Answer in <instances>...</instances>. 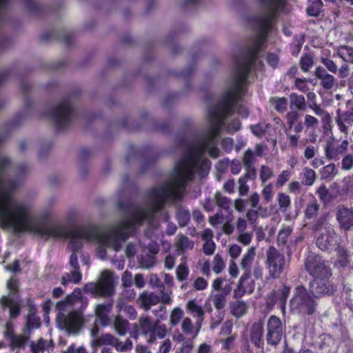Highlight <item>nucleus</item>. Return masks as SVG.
Here are the masks:
<instances>
[{
	"label": "nucleus",
	"instance_id": "obj_1",
	"mask_svg": "<svg viewBox=\"0 0 353 353\" xmlns=\"http://www.w3.org/2000/svg\"><path fill=\"white\" fill-rule=\"evenodd\" d=\"M261 5V13L250 19V26L256 31L247 48L240 56L234 57V70L227 90L215 105L208 110L207 130L198 134L192 141H182L179 146L184 150L183 157L176 163L170 179L185 192V184L196 173L205 176L210 161L205 157L206 150L212 158H217L220 150L217 147L218 137L225 119L234 108L243 117L248 116V110L238 102L244 94V87L251 67L257 61V54L265 47L266 37L272 28L280 12H285V0H256Z\"/></svg>",
	"mask_w": 353,
	"mask_h": 353
},
{
	"label": "nucleus",
	"instance_id": "obj_2",
	"mask_svg": "<svg viewBox=\"0 0 353 353\" xmlns=\"http://www.w3.org/2000/svg\"><path fill=\"white\" fill-rule=\"evenodd\" d=\"M87 299L76 289L67 297L57 303V321L62 329L72 334H77L82 327L83 319L81 310L86 307Z\"/></svg>",
	"mask_w": 353,
	"mask_h": 353
},
{
	"label": "nucleus",
	"instance_id": "obj_3",
	"mask_svg": "<svg viewBox=\"0 0 353 353\" xmlns=\"http://www.w3.org/2000/svg\"><path fill=\"white\" fill-rule=\"evenodd\" d=\"M313 230L316 232V243L319 249L323 251L336 249L339 245V237L332 225L320 218L313 225Z\"/></svg>",
	"mask_w": 353,
	"mask_h": 353
},
{
	"label": "nucleus",
	"instance_id": "obj_4",
	"mask_svg": "<svg viewBox=\"0 0 353 353\" xmlns=\"http://www.w3.org/2000/svg\"><path fill=\"white\" fill-rule=\"evenodd\" d=\"M317 303L315 298L310 295L306 288L302 285L297 286L290 299V310L301 315L313 314L316 310Z\"/></svg>",
	"mask_w": 353,
	"mask_h": 353
},
{
	"label": "nucleus",
	"instance_id": "obj_5",
	"mask_svg": "<svg viewBox=\"0 0 353 353\" xmlns=\"http://www.w3.org/2000/svg\"><path fill=\"white\" fill-rule=\"evenodd\" d=\"M265 265L270 277L278 279L288 266V261L283 254L274 246H270L266 251Z\"/></svg>",
	"mask_w": 353,
	"mask_h": 353
},
{
	"label": "nucleus",
	"instance_id": "obj_6",
	"mask_svg": "<svg viewBox=\"0 0 353 353\" xmlns=\"http://www.w3.org/2000/svg\"><path fill=\"white\" fill-rule=\"evenodd\" d=\"M305 270L314 279L330 278L332 275L328 263L321 256L309 252L305 259Z\"/></svg>",
	"mask_w": 353,
	"mask_h": 353
},
{
	"label": "nucleus",
	"instance_id": "obj_7",
	"mask_svg": "<svg viewBox=\"0 0 353 353\" xmlns=\"http://www.w3.org/2000/svg\"><path fill=\"white\" fill-rule=\"evenodd\" d=\"M50 117L59 129H63L70 123L74 110L68 99H63L50 111Z\"/></svg>",
	"mask_w": 353,
	"mask_h": 353
},
{
	"label": "nucleus",
	"instance_id": "obj_8",
	"mask_svg": "<svg viewBox=\"0 0 353 353\" xmlns=\"http://www.w3.org/2000/svg\"><path fill=\"white\" fill-rule=\"evenodd\" d=\"M84 290L94 296H110L114 292L111 273L108 271L102 272V279L99 282L90 283L85 285Z\"/></svg>",
	"mask_w": 353,
	"mask_h": 353
},
{
	"label": "nucleus",
	"instance_id": "obj_9",
	"mask_svg": "<svg viewBox=\"0 0 353 353\" xmlns=\"http://www.w3.org/2000/svg\"><path fill=\"white\" fill-rule=\"evenodd\" d=\"M285 323L275 316L271 315L266 324V341L268 345L276 346L285 334Z\"/></svg>",
	"mask_w": 353,
	"mask_h": 353
},
{
	"label": "nucleus",
	"instance_id": "obj_10",
	"mask_svg": "<svg viewBox=\"0 0 353 353\" xmlns=\"http://www.w3.org/2000/svg\"><path fill=\"white\" fill-rule=\"evenodd\" d=\"M255 255L256 248L251 247L248 249L247 252L243 256L240 266L241 269L244 270V273L239 280L238 288L234 292L235 297H241L245 292L244 283L250 277L251 268L255 259Z\"/></svg>",
	"mask_w": 353,
	"mask_h": 353
},
{
	"label": "nucleus",
	"instance_id": "obj_11",
	"mask_svg": "<svg viewBox=\"0 0 353 353\" xmlns=\"http://www.w3.org/2000/svg\"><path fill=\"white\" fill-rule=\"evenodd\" d=\"M7 288L9 290V293L7 296H3L0 299V303L3 307H8L10 308V318L14 319L17 317L21 312L19 303L14 299V295L18 291V282L17 279H10L7 283Z\"/></svg>",
	"mask_w": 353,
	"mask_h": 353
},
{
	"label": "nucleus",
	"instance_id": "obj_12",
	"mask_svg": "<svg viewBox=\"0 0 353 353\" xmlns=\"http://www.w3.org/2000/svg\"><path fill=\"white\" fill-rule=\"evenodd\" d=\"M330 278L314 279L310 283V291L311 294L318 299L323 296H330L335 290L334 287L329 281Z\"/></svg>",
	"mask_w": 353,
	"mask_h": 353
},
{
	"label": "nucleus",
	"instance_id": "obj_13",
	"mask_svg": "<svg viewBox=\"0 0 353 353\" xmlns=\"http://www.w3.org/2000/svg\"><path fill=\"white\" fill-rule=\"evenodd\" d=\"M340 228L345 231L353 229V208L339 206L336 213Z\"/></svg>",
	"mask_w": 353,
	"mask_h": 353
},
{
	"label": "nucleus",
	"instance_id": "obj_14",
	"mask_svg": "<svg viewBox=\"0 0 353 353\" xmlns=\"http://www.w3.org/2000/svg\"><path fill=\"white\" fill-rule=\"evenodd\" d=\"M347 147L348 141L347 140L343 141L341 143L334 141H329L325 148V156L330 160H338L341 155L347 150Z\"/></svg>",
	"mask_w": 353,
	"mask_h": 353
},
{
	"label": "nucleus",
	"instance_id": "obj_15",
	"mask_svg": "<svg viewBox=\"0 0 353 353\" xmlns=\"http://www.w3.org/2000/svg\"><path fill=\"white\" fill-rule=\"evenodd\" d=\"M251 342L259 348L263 347V324L261 320L254 322L249 330Z\"/></svg>",
	"mask_w": 353,
	"mask_h": 353
},
{
	"label": "nucleus",
	"instance_id": "obj_16",
	"mask_svg": "<svg viewBox=\"0 0 353 353\" xmlns=\"http://www.w3.org/2000/svg\"><path fill=\"white\" fill-rule=\"evenodd\" d=\"M160 302V296L154 292L143 291L137 299V303L145 311Z\"/></svg>",
	"mask_w": 353,
	"mask_h": 353
},
{
	"label": "nucleus",
	"instance_id": "obj_17",
	"mask_svg": "<svg viewBox=\"0 0 353 353\" xmlns=\"http://www.w3.org/2000/svg\"><path fill=\"white\" fill-rule=\"evenodd\" d=\"M112 306L113 303L112 300L96 305L95 314L103 326L108 325L109 323V314L112 309Z\"/></svg>",
	"mask_w": 353,
	"mask_h": 353
},
{
	"label": "nucleus",
	"instance_id": "obj_18",
	"mask_svg": "<svg viewBox=\"0 0 353 353\" xmlns=\"http://www.w3.org/2000/svg\"><path fill=\"white\" fill-rule=\"evenodd\" d=\"M301 115L297 110H290L286 115V124L288 128L285 130H292L294 132H301L303 130V125L299 121Z\"/></svg>",
	"mask_w": 353,
	"mask_h": 353
},
{
	"label": "nucleus",
	"instance_id": "obj_19",
	"mask_svg": "<svg viewBox=\"0 0 353 353\" xmlns=\"http://www.w3.org/2000/svg\"><path fill=\"white\" fill-rule=\"evenodd\" d=\"M186 310L194 318L196 319V321L199 323V325H200V324L203 325L205 311L203 307L199 305L195 299L188 301L186 304Z\"/></svg>",
	"mask_w": 353,
	"mask_h": 353
},
{
	"label": "nucleus",
	"instance_id": "obj_20",
	"mask_svg": "<svg viewBox=\"0 0 353 353\" xmlns=\"http://www.w3.org/2000/svg\"><path fill=\"white\" fill-rule=\"evenodd\" d=\"M336 123L341 132L347 135L349 128L353 124V117L347 112H337Z\"/></svg>",
	"mask_w": 353,
	"mask_h": 353
},
{
	"label": "nucleus",
	"instance_id": "obj_21",
	"mask_svg": "<svg viewBox=\"0 0 353 353\" xmlns=\"http://www.w3.org/2000/svg\"><path fill=\"white\" fill-rule=\"evenodd\" d=\"M315 76L321 81V85L326 90H330L334 87L335 78L327 72L325 69L318 66L314 72Z\"/></svg>",
	"mask_w": 353,
	"mask_h": 353
},
{
	"label": "nucleus",
	"instance_id": "obj_22",
	"mask_svg": "<svg viewBox=\"0 0 353 353\" xmlns=\"http://www.w3.org/2000/svg\"><path fill=\"white\" fill-rule=\"evenodd\" d=\"M202 325L201 324L199 325V323L196 321L194 324L190 318L185 317L181 322V330L185 334L192 336L194 338L199 333Z\"/></svg>",
	"mask_w": 353,
	"mask_h": 353
},
{
	"label": "nucleus",
	"instance_id": "obj_23",
	"mask_svg": "<svg viewBox=\"0 0 353 353\" xmlns=\"http://www.w3.org/2000/svg\"><path fill=\"white\" fill-rule=\"evenodd\" d=\"M255 157L254 152L250 149L247 150L244 152L243 163L248 175H255L256 174L254 168Z\"/></svg>",
	"mask_w": 353,
	"mask_h": 353
},
{
	"label": "nucleus",
	"instance_id": "obj_24",
	"mask_svg": "<svg viewBox=\"0 0 353 353\" xmlns=\"http://www.w3.org/2000/svg\"><path fill=\"white\" fill-rule=\"evenodd\" d=\"M248 305L242 301H236L230 303V312L236 318H240L247 313Z\"/></svg>",
	"mask_w": 353,
	"mask_h": 353
},
{
	"label": "nucleus",
	"instance_id": "obj_25",
	"mask_svg": "<svg viewBox=\"0 0 353 353\" xmlns=\"http://www.w3.org/2000/svg\"><path fill=\"white\" fill-rule=\"evenodd\" d=\"M168 333L167 327L165 325H159L155 323L151 333L147 339L148 343H154L157 338L163 339Z\"/></svg>",
	"mask_w": 353,
	"mask_h": 353
},
{
	"label": "nucleus",
	"instance_id": "obj_26",
	"mask_svg": "<svg viewBox=\"0 0 353 353\" xmlns=\"http://www.w3.org/2000/svg\"><path fill=\"white\" fill-rule=\"evenodd\" d=\"M290 107L291 110H294L296 108L299 110H304L306 108V101L303 95L292 93L290 95Z\"/></svg>",
	"mask_w": 353,
	"mask_h": 353
},
{
	"label": "nucleus",
	"instance_id": "obj_27",
	"mask_svg": "<svg viewBox=\"0 0 353 353\" xmlns=\"http://www.w3.org/2000/svg\"><path fill=\"white\" fill-rule=\"evenodd\" d=\"M40 326V319L35 314V309L31 307L26 319V332H30L31 329L38 328Z\"/></svg>",
	"mask_w": 353,
	"mask_h": 353
},
{
	"label": "nucleus",
	"instance_id": "obj_28",
	"mask_svg": "<svg viewBox=\"0 0 353 353\" xmlns=\"http://www.w3.org/2000/svg\"><path fill=\"white\" fill-rule=\"evenodd\" d=\"M81 280V274L79 270L74 269L70 273H65L61 280V283L63 285L69 283L77 284Z\"/></svg>",
	"mask_w": 353,
	"mask_h": 353
},
{
	"label": "nucleus",
	"instance_id": "obj_29",
	"mask_svg": "<svg viewBox=\"0 0 353 353\" xmlns=\"http://www.w3.org/2000/svg\"><path fill=\"white\" fill-rule=\"evenodd\" d=\"M301 183L305 185H312L316 180L315 172L309 168H304L300 174Z\"/></svg>",
	"mask_w": 353,
	"mask_h": 353
},
{
	"label": "nucleus",
	"instance_id": "obj_30",
	"mask_svg": "<svg viewBox=\"0 0 353 353\" xmlns=\"http://www.w3.org/2000/svg\"><path fill=\"white\" fill-rule=\"evenodd\" d=\"M194 241L188 236L180 234L177 237L176 247L177 250L182 252L192 250L194 247Z\"/></svg>",
	"mask_w": 353,
	"mask_h": 353
},
{
	"label": "nucleus",
	"instance_id": "obj_31",
	"mask_svg": "<svg viewBox=\"0 0 353 353\" xmlns=\"http://www.w3.org/2000/svg\"><path fill=\"white\" fill-rule=\"evenodd\" d=\"M321 0H308L307 12L310 16L317 17L319 15L323 8Z\"/></svg>",
	"mask_w": 353,
	"mask_h": 353
},
{
	"label": "nucleus",
	"instance_id": "obj_32",
	"mask_svg": "<svg viewBox=\"0 0 353 353\" xmlns=\"http://www.w3.org/2000/svg\"><path fill=\"white\" fill-rule=\"evenodd\" d=\"M337 55L346 62L353 63V48L341 46L337 49Z\"/></svg>",
	"mask_w": 353,
	"mask_h": 353
},
{
	"label": "nucleus",
	"instance_id": "obj_33",
	"mask_svg": "<svg viewBox=\"0 0 353 353\" xmlns=\"http://www.w3.org/2000/svg\"><path fill=\"white\" fill-rule=\"evenodd\" d=\"M140 327L142 333L148 339L155 324H153L148 316H141L139 319Z\"/></svg>",
	"mask_w": 353,
	"mask_h": 353
},
{
	"label": "nucleus",
	"instance_id": "obj_34",
	"mask_svg": "<svg viewBox=\"0 0 353 353\" xmlns=\"http://www.w3.org/2000/svg\"><path fill=\"white\" fill-rule=\"evenodd\" d=\"M276 201L278 202L279 209L282 212H287L291 205V199L290 196L285 192H279Z\"/></svg>",
	"mask_w": 353,
	"mask_h": 353
},
{
	"label": "nucleus",
	"instance_id": "obj_35",
	"mask_svg": "<svg viewBox=\"0 0 353 353\" xmlns=\"http://www.w3.org/2000/svg\"><path fill=\"white\" fill-rule=\"evenodd\" d=\"M176 219L181 227L188 225L190 220V214L187 209L183 206H179L176 210Z\"/></svg>",
	"mask_w": 353,
	"mask_h": 353
},
{
	"label": "nucleus",
	"instance_id": "obj_36",
	"mask_svg": "<svg viewBox=\"0 0 353 353\" xmlns=\"http://www.w3.org/2000/svg\"><path fill=\"white\" fill-rule=\"evenodd\" d=\"M271 125L265 121L259 122L250 126L252 132L257 137H263L269 132Z\"/></svg>",
	"mask_w": 353,
	"mask_h": 353
},
{
	"label": "nucleus",
	"instance_id": "obj_37",
	"mask_svg": "<svg viewBox=\"0 0 353 353\" xmlns=\"http://www.w3.org/2000/svg\"><path fill=\"white\" fill-rule=\"evenodd\" d=\"M320 205L316 199L313 198L312 200L307 205L305 210V216L307 219L315 218L319 210Z\"/></svg>",
	"mask_w": 353,
	"mask_h": 353
},
{
	"label": "nucleus",
	"instance_id": "obj_38",
	"mask_svg": "<svg viewBox=\"0 0 353 353\" xmlns=\"http://www.w3.org/2000/svg\"><path fill=\"white\" fill-rule=\"evenodd\" d=\"M293 228L291 226H284L279 232L277 243L279 245H285L291 236Z\"/></svg>",
	"mask_w": 353,
	"mask_h": 353
},
{
	"label": "nucleus",
	"instance_id": "obj_39",
	"mask_svg": "<svg viewBox=\"0 0 353 353\" xmlns=\"http://www.w3.org/2000/svg\"><path fill=\"white\" fill-rule=\"evenodd\" d=\"M114 328L119 335L124 336L128 330V322L121 316H117L114 320Z\"/></svg>",
	"mask_w": 353,
	"mask_h": 353
},
{
	"label": "nucleus",
	"instance_id": "obj_40",
	"mask_svg": "<svg viewBox=\"0 0 353 353\" xmlns=\"http://www.w3.org/2000/svg\"><path fill=\"white\" fill-rule=\"evenodd\" d=\"M310 109H311L316 115L321 117L323 123H330L331 120L330 114L323 109L317 103L313 104L310 107Z\"/></svg>",
	"mask_w": 353,
	"mask_h": 353
},
{
	"label": "nucleus",
	"instance_id": "obj_41",
	"mask_svg": "<svg viewBox=\"0 0 353 353\" xmlns=\"http://www.w3.org/2000/svg\"><path fill=\"white\" fill-rule=\"evenodd\" d=\"M319 199L325 203L332 202L335 196L328 190L325 185H321L317 190Z\"/></svg>",
	"mask_w": 353,
	"mask_h": 353
},
{
	"label": "nucleus",
	"instance_id": "obj_42",
	"mask_svg": "<svg viewBox=\"0 0 353 353\" xmlns=\"http://www.w3.org/2000/svg\"><path fill=\"white\" fill-rule=\"evenodd\" d=\"M254 176L255 175H248V172H246L239 179V193L241 196H245L248 194L249 191V186L247 185L248 179Z\"/></svg>",
	"mask_w": 353,
	"mask_h": 353
},
{
	"label": "nucleus",
	"instance_id": "obj_43",
	"mask_svg": "<svg viewBox=\"0 0 353 353\" xmlns=\"http://www.w3.org/2000/svg\"><path fill=\"white\" fill-rule=\"evenodd\" d=\"M117 352H124L132 349V342L130 339H127L124 342L119 341L116 338L113 346Z\"/></svg>",
	"mask_w": 353,
	"mask_h": 353
},
{
	"label": "nucleus",
	"instance_id": "obj_44",
	"mask_svg": "<svg viewBox=\"0 0 353 353\" xmlns=\"http://www.w3.org/2000/svg\"><path fill=\"white\" fill-rule=\"evenodd\" d=\"M139 262L142 268H150L155 265L156 257L153 254L147 253L139 257Z\"/></svg>",
	"mask_w": 353,
	"mask_h": 353
},
{
	"label": "nucleus",
	"instance_id": "obj_45",
	"mask_svg": "<svg viewBox=\"0 0 353 353\" xmlns=\"http://www.w3.org/2000/svg\"><path fill=\"white\" fill-rule=\"evenodd\" d=\"M29 332H26L23 335H12L10 340L11 344L16 347H22L27 343L29 336Z\"/></svg>",
	"mask_w": 353,
	"mask_h": 353
},
{
	"label": "nucleus",
	"instance_id": "obj_46",
	"mask_svg": "<svg viewBox=\"0 0 353 353\" xmlns=\"http://www.w3.org/2000/svg\"><path fill=\"white\" fill-rule=\"evenodd\" d=\"M184 312L179 307H174L170 314V323L172 326L177 325L183 319Z\"/></svg>",
	"mask_w": 353,
	"mask_h": 353
},
{
	"label": "nucleus",
	"instance_id": "obj_47",
	"mask_svg": "<svg viewBox=\"0 0 353 353\" xmlns=\"http://www.w3.org/2000/svg\"><path fill=\"white\" fill-rule=\"evenodd\" d=\"M116 337L110 334H104L97 338L94 343L97 345H111L113 346Z\"/></svg>",
	"mask_w": 353,
	"mask_h": 353
},
{
	"label": "nucleus",
	"instance_id": "obj_48",
	"mask_svg": "<svg viewBox=\"0 0 353 353\" xmlns=\"http://www.w3.org/2000/svg\"><path fill=\"white\" fill-rule=\"evenodd\" d=\"M292 130H285V134L288 141V145L292 148H298L300 147L299 139L301 132L291 133Z\"/></svg>",
	"mask_w": 353,
	"mask_h": 353
},
{
	"label": "nucleus",
	"instance_id": "obj_49",
	"mask_svg": "<svg viewBox=\"0 0 353 353\" xmlns=\"http://www.w3.org/2000/svg\"><path fill=\"white\" fill-rule=\"evenodd\" d=\"M176 278L179 281H185L189 275V270L185 263H180L176 270Z\"/></svg>",
	"mask_w": 353,
	"mask_h": 353
},
{
	"label": "nucleus",
	"instance_id": "obj_50",
	"mask_svg": "<svg viewBox=\"0 0 353 353\" xmlns=\"http://www.w3.org/2000/svg\"><path fill=\"white\" fill-rule=\"evenodd\" d=\"M336 174V168L334 163H330L324 166L321 170L322 179L332 178Z\"/></svg>",
	"mask_w": 353,
	"mask_h": 353
},
{
	"label": "nucleus",
	"instance_id": "obj_51",
	"mask_svg": "<svg viewBox=\"0 0 353 353\" xmlns=\"http://www.w3.org/2000/svg\"><path fill=\"white\" fill-rule=\"evenodd\" d=\"M216 204L222 209L228 210L231 207V201L230 199L222 195L221 193H216L215 195Z\"/></svg>",
	"mask_w": 353,
	"mask_h": 353
},
{
	"label": "nucleus",
	"instance_id": "obj_52",
	"mask_svg": "<svg viewBox=\"0 0 353 353\" xmlns=\"http://www.w3.org/2000/svg\"><path fill=\"white\" fill-rule=\"evenodd\" d=\"M52 349V346L43 339H40L37 344H31L32 353H40L46 350L49 351V349Z\"/></svg>",
	"mask_w": 353,
	"mask_h": 353
},
{
	"label": "nucleus",
	"instance_id": "obj_53",
	"mask_svg": "<svg viewBox=\"0 0 353 353\" xmlns=\"http://www.w3.org/2000/svg\"><path fill=\"white\" fill-rule=\"evenodd\" d=\"M349 263V256L345 250L342 248L338 249V259L336 261V265L339 267H345Z\"/></svg>",
	"mask_w": 353,
	"mask_h": 353
},
{
	"label": "nucleus",
	"instance_id": "obj_54",
	"mask_svg": "<svg viewBox=\"0 0 353 353\" xmlns=\"http://www.w3.org/2000/svg\"><path fill=\"white\" fill-rule=\"evenodd\" d=\"M272 102L277 112H284L287 110L288 101L285 97L274 98L272 99Z\"/></svg>",
	"mask_w": 353,
	"mask_h": 353
},
{
	"label": "nucleus",
	"instance_id": "obj_55",
	"mask_svg": "<svg viewBox=\"0 0 353 353\" xmlns=\"http://www.w3.org/2000/svg\"><path fill=\"white\" fill-rule=\"evenodd\" d=\"M225 268V263L223 261V259L222 256L219 254H216L213 260V266L212 270L213 271L216 273L219 274L221 272L223 269Z\"/></svg>",
	"mask_w": 353,
	"mask_h": 353
},
{
	"label": "nucleus",
	"instance_id": "obj_56",
	"mask_svg": "<svg viewBox=\"0 0 353 353\" xmlns=\"http://www.w3.org/2000/svg\"><path fill=\"white\" fill-rule=\"evenodd\" d=\"M233 219V216L231 212H229L226 215V221H224V223L222 227L223 232L228 235L232 234L234 230V226L231 224V221Z\"/></svg>",
	"mask_w": 353,
	"mask_h": 353
},
{
	"label": "nucleus",
	"instance_id": "obj_57",
	"mask_svg": "<svg viewBox=\"0 0 353 353\" xmlns=\"http://www.w3.org/2000/svg\"><path fill=\"white\" fill-rule=\"evenodd\" d=\"M252 236L253 234L252 232H239L238 233L236 241L244 245H248L252 241Z\"/></svg>",
	"mask_w": 353,
	"mask_h": 353
},
{
	"label": "nucleus",
	"instance_id": "obj_58",
	"mask_svg": "<svg viewBox=\"0 0 353 353\" xmlns=\"http://www.w3.org/2000/svg\"><path fill=\"white\" fill-rule=\"evenodd\" d=\"M212 303L217 310L223 308L225 305V296L221 294H216L212 297Z\"/></svg>",
	"mask_w": 353,
	"mask_h": 353
},
{
	"label": "nucleus",
	"instance_id": "obj_59",
	"mask_svg": "<svg viewBox=\"0 0 353 353\" xmlns=\"http://www.w3.org/2000/svg\"><path fill=\"white\" fill-rule=\"evenodd\" d=\"M273 176L272 170L266 166L262 165L260 168V179L263 183L266 182L268 180L271 179Z\"/></svg>",
	"mask_w": 353,
	"mask_h": 353
},
{
	"label": "nucleus",
	"instance_id": "obj_60",
	"mask_svg": "<svg viewBox=\"0 0 353 353\" xmlns=\"http://www.w3.org/2000/svg\"><path fill=\"white\" fill-rule=\"evenodd\" d=\"M273 185L272 183H268L265 185L262 190V195L265 202L270 203L273 198Z\"/></svg>",
	"mask_w": 353,
	"mask_h": 353
},
{
	"label": "nucleus",
	"instance_id": "obj_61",
	"mask_svg": "<svg viewBox=\"0 0 353 353\" xmlns=\"http://www.w3.org/2000/svg\"><path fill=\"white\" fill-rule=\"evenodd\" d=\"M300 65L301 69L304 72L308 71L310 68H311L313 65V59L312 57L308 54H305L303 56L300 60Z\"/></svg>",
	"mask_w": 353,
	"mask_h": 353
},
{
	"label": "nucleus",
	"instance_id": "obj_62",
	"mask_svg": "<svg viewBox=\"0 0 353 353\" xmlns=\"http://www.w3.org/2000/svg\"><path fill=\"white\" fill-rule=\"evenodd\" d=\"M304 124L307 129L316 128L319 124L318 119L310 114H305L304 117Z\"/></svg>",
	"mask_w": 353,
	"mask_h": 353
},
{
	"label": "nucleus",
	"instance_id": "obj_63",
	"mask_svg": "<svg viewBox=\"0 0 353 353\" xmlns=\"http://www.w3.org/2000/svg\"><path fill=\"white\" fill-rule=\"evenodd\" d=\"M353 151V146H352ZM353 168V155L347 154L345 155L341 161V168L345 170H350Z\"/></svg>",
	"mask_w": 353,
	"mask_h": 353
},
{
	"label": "nucleus",
	"instance_id": "obj_64",
	"mask_svg": "<svg viewBox=\"0 0 353 353\" xmlns=\"http://www.w3.org/2000/svg\"><path fill=\"white\" fill-rule=\"evenodd\" d=\"M291 172L288 170H283L278 176L276 179V185L277 187H282L290 178Z\"/></svg>",
	"mask_w": 353,
	"mask_h": 353
}]
</instances>
